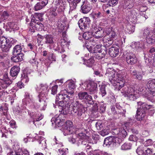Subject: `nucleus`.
Segmentation results:
<instances>
[{"label": "nucleus", "instance_id": "obj_61", "mask_svg": "<svg viewBox=\"0 0 155 155\" xmlns=\"http://www.w3.org/2000/svg\"><path fill=\"white\" fill-rule=\"evenodd\" d=\"M58 153L59 155H65L66 152L63 149H59L58 150Z\"/></svg>", "mask_w": 155, "mask_h": 155}, {"label": "nucleus", "instance_id": "obj_36", "mask_svg": "<svg viewBox=\"0 0 155 155\" xmlns=\"http://www.w3.org/2000/svg\"><path fill=\"white\" fill-rule=\"evenodd\" d=\"M8 106L5 104H3L0 107V110L3 111V114L4 115H7V113L8 110Z\"/></svg>", "mask_w": 155, "mask_h": 155}, {"label": "nucleus", "instance_id": "obj_51", "mask_svg": "<svg viewBox=\"0 0 155 155\" xmlns=\"http://www.w3.org/2000/svg\"><path fill=\"white\" fill-rule=\"evenodd\" d=\"M100 90L102 97L106 94V92L105 91V85H102L100 88Z\"/></svg>", "mask_w": 155, "mask_h": 155}, {"label": "nucleus", "instance_id": "obj_28", "mask_svg": "<svg viewBox=\"0 0 155 155\" xmlns=\"http://www.w3.org/2000/svg\"><path fill=\"white\" fill-rule=\"evenodd\" d=\"M24 55L22 54L17 55H13L11 58L12 61L15 62L20 61L23 60Z\"/></svg>", "mask_w": 155, "mask_h": 155}, {"label": "nucleus", "instance_id": "obj_39", "mask_svg": "<svg viewBox=\"0 0 155 155\" xmlns=\"http://www.w3.org/2000/svg\"><path fill=\"white\" fill-rule=\"evenodd\" d=\"M94 40L93 39H91L90 41H87L83 45V46L84 47H85L90 51V50L93 48H91L90 47H89V46L88 45V43L89 42L90 43L92 42L93 43H92V44H93V45H95V42H94Z\"/></svg>", "mask_w": 155, "mask_h": 155}, {"label": "nucleus", "instance_id": "obj_10", "mask_svg": "<svg viewBox=\"0 0 155 155\" xmlns=\"http://www.w3.org/2000/svg\"><path fill=\"white\" fill-rule=\"evenodd\" d=\"M40 86V88L42 89V91L38 95V97L39 98V101L40 102H42L43 101L45 102L46 99L48 98V86L46 84H41Z\"/></svg>", "mask_w": 155, "mask_h": 155}, {"label": "nucleus", "instance_id": "obj_3", "mask_svg": "<svg viewBox=\"0 0 155 155\" xmlns=\"http://www.w3.org/2000/svg\"><path fill=\"white\" fill-rule=\"evenodd\" d=\"M70 5V10L68 12L69 16L73 18L76 15V8L81 3H83L81 5V10L83 13L86 14L89 12L92 9L91 5L86 2V0H68Z\"/></svg>", "mask_w": 155, "mask_h": 155}, {"label": "nucleus", "instance_id": "obj_20", "mask_svg": "<svg viewBox=\"0 0 155 155\" xmlns=\"http://www.w3.org/2000/svg\"><path fill=\"white\" fill-rule=\"evenodd\" d=\"M12 83V81L8 78H5L4 80H1L0 81V89L6 88Z\"/></svg>", "mask_w": 155, "mask_h": 155}, {"label": "nucleus", "instance_id": "obj_1", "mask_svg": "<svg viewBox=\"0 0 155 155\" xmlns=\"http://www.w3.org/2000/svg\"><path fill=\"white\" fill-rule=\"evenodd\" d=\"M113 70L111 68L107 69L105 75L109 77L110 82L115 86L116 88L118 91H120L121 93L127 95L131 101H134L139 97V95L134 86L133 85H124V77L119 73L115 76Z\"/></svg>", "mask_w": 155, "mask_h": 155}, {"label": "nucleus", "instance_id": "obj_15", "mask_svg": "<svg viewBox=\"0 0 155 155\" xmlns=\"http://www.w3.org/2000/svg\"><path fill=\"white\" fill-rule=\"evenodd\" d=\"M62 115H64L63 114H61H61L58 116L53 117L51 120L52 124L53 125L54 124H55L56 126L58 127L62 126L64 120L61 119Z\"/></svg>", "mask_w": 155, "mask_h": 155}, {"label": "nucleus", "instance_id": "obj_47", "mask_svg": "<svg viewBox=\"0 0 155 155\" xmlns=\"http://www.w3.org/2000/svg\"><path fill=\"white\" fill-rule=\"evenodd\" d=\"M30 63L33 64V65L35 67H36V68L38 69V62L35 58H33L30 61Z\"/></svg>", "mask_w": 155, "mask_h": 155}, {"label": "nucleus", "instance_id": "obj_17", "mask_svg": "<svg viewBox=\"0 0 155 155\" xmlns=\"http://www.w3.org/2000/svg\"><path fill=\"white\" fill-rule=\"evenodd\" d=\"M68 84V90H65L66 92H67L68 95L72 96L73 95L74 93V89L75 87V84L73 81L72 80H69L67 81L65 84Z\"/></svg>", "mask_w": 155, "mask_h": 155}, {"label": "nucleus", "instance_id": "obj_58", "mask_svg": "<svg viewBox=\"0 0 155 155\" xmlns=\"http://www.w3.org/2000/svg\"><path fill=\"white\" fill-rule=\"evenodd\" d=\"M106 106L104 104H101L99 108L100 112L102 113H103L105 111Z\"/></svg>", "mask_w": 155, "mask_h": 155}, {"label": "nucleus", "instance_id": "obj_57", "mask_svg": "<svg viewBox=\"0 0 155 155\" xmlns=\"http://www.w3.org/2000/svg\"><path fill=\"white\" fill-rule=\"evenodd\" d=\"M109 35L110 36L109 37V38L110 39H112L113 40V39L114 38H115L117 37V35L116 34V33L113 31L110 33Z\"/></svg>", "mask_w": 155, "mask_h": 155}, {"label": "nucleus", "instance_id": "obj_63", "mask_svg": "<svg viewBox=\"0 0 155 155\" xmlns=\"http://www.w3.org/2000/svg\"><path fill=\"white\" fill-rule=\"evenodd\" d=\"M32 98L31 97V96H29L28 97H27V98H25V99H24L23 100V101H28L29 103H30L31 102H32Z\"/></svg>", "mask_w": 155, "mask_h": 155}, {"label": "nucleus", "instance_id": "obj_18", "mask_svg": "<svg viewBox=\"0 0 155 155\" xmlns=\"http://www.w3.org/2000/svg\"><path fill=\"white\" fill-rule=\"evenodd\" d=\"M112 132L114 135H118L120 137L122 136L124 138H125L127 135V133L125 129L123 128L114 129Z\"/></svg>", "mask_w": 155, "mask_h": 155}, {"label": "nucleus", "instance_id": "obj_11", "mask_svg": "<svg viewBox=\"0 0 155 155\" xmlns=\"http://www.w3.org/2000/svg\"><path fill=\"white\" fill-rule=\"evenodd\" d=\"M90 31L91 33L96 38H101L104 35V30L101 28H97L95 26H92Z\"/></svg>", "mask_w": 155, "mask_h": 155}, {"label": "nucleus", "instance_id": "obj_8", "mask_svg": "<svg viewBox=\"0 0 155 155\" xmlns=\"http://www.w3.org/2000/svg\"><path fill=\"white\" fill-rule=\"evenodd\" d=\"M143 35L146 38V42L149 44H152L155 42V28L154 32L147 29L144 30Z\"/></svg>", "mask_w": 155, "mask_h": 155}, {"label": "nucleus", "instance_id": "obj_59", "mask_svg": "<svg viewBox=\"0 0 155 155\" xmlns=\"http://www.w3.org/2000/svg\"><path fill=\"white\" fill-rule=\"evenodd\" d=\"M9 124L11 127L13 128H16L17 127L16 126V123L15 121H11Z\"/></svg>", "mask_w": 155, "mask_h": 155}, {"label": "nucleus", "instance_id": "obj_4", "mask_svg": "<svg viewBox=\"0 0 155 155\" xmlns=\"http://www.w3.org/2000/svg\"><path fill=\"white\" fill-rule=\"evenodd\" d=\"M138 108L136 113V117L138 120H142L146 115L145 110L153 108V106L148 104L141 101L137 102Z\"/></svg>", "mask_w": 155, "mask_h": 155}, {"label": "nucleus", "instance_id": "obj_5", "mask_svg": "<svg viewBox=\"0 0 155 155\" xmlns=\"http://www.w3.org/2000/svg\"><path fill=\"white\" fill-rule=\"evenodd\" d=\"M2 31L0 29V46L3 52H8L13 44L12 38L9 39L4 36H1L2 34Z\"/></svg>", "mask_w": 155, "mask_h": 155}, {"label": "nucleus", "instance_id": "obj_31", "mask_svg": "<svg viewBox=\"0 0 155 155\" xmlns=\"http://www.w3.org/2000/svg\"><path fill=\"white\" fill-rule=\"evenodd\" d=\"M33 118H34L33 123L36 126L35 122L38 121L42 119L43 118V115L41 114L37 113L33 116Z\"/></svg>", "mask_w": 155, "mask_h": 155}, {"label": "nucleus", "instance_id": "obj_41", "mask_svg": "<svg viewBox=\"0 0 155 155\" xmlns=\"http://www.w3.org/2000/svg\"><path fill=\"white\" fill-rule=\"evenodd\" d=\"M87 93L84 91L79 92L78 94V98L81 100H83Z\"/></svg>", "mask_w": 155, "mask_h": 155}, {"label": "nucleus", "instance_id": "obj_62", "mask_svg": "<svg viewBox=\"0 0 155 155\" xmlns=\"http://www.w3.org/2000/svg\"><path fill=\"white\" fill-rule=\"evenodd\" d=\"M149 132L147 130H144L143 131L142 134L145 136H147L149 135Z\"/></svg>", "mask_w": 155, "mask_h": 155}, {"label": "nucleus", "instance_id": "obj_37", "mask_svg": "<svg viewBox=\"0 0 155 155\" xmlns=\"http://www.w3.org/2000/svg\"><path fill=\"white\" fill-rule=\"evenodd\" d=\"M91 14L93 18L95 19L100 18L103 16L102 14L100 12H93Z\"/></svg>", "mask_w": 155, "mask_h": 155}, {"label": "nucleus", "instance_id": "obj_25", "mask_svg": "<svg viewBox=\"0 0 155 155\" xmlns=\"http://www.w3.org/2000/svg\"><path fill=\"white\" fill-rule=\"evenodd\" d=\"M119 52L118 49L116 47H111L109 49L108 53L112 57H116Z\"/></svg>", "mask_w": 155, "mask_h": 155}, {"label": "nucleus", "instance_id": "obj_48", "mask_svg": "<svg viewBox=\"0 0 155 155\" xmlns=\"http://www.w3.org/2000/svg\"><path fill=\"white\" fill-rule=\"evenodd\" d=\"M100 131V134L103 136H105L107 135L109 132V130L108 129H102Z\"/></svg>", "mask_w": 155, "mask_h": 155}, {"label": "nucleus", "instance_id": "obj_52", "mask_svg": "<svg viewBox=\"0 0 155 155\" xmlns=\"http://www.w3.org/2000/svg\"><path fill=\"white\" fill-rule=\"evenodd\" d=\"M89 32H85L83 35V37L86 40H88L91 38V36L89 34Z\"/></svg>", "mask_w": 155, "mask_h": 155}, {"label": "nucleus", "instance_id": "obj_19", "mask_svg": "<svg viewBox=\"0 0 155 155\" xmlns=\"http://www.w3.org/2000/svg\"><path fill=\"white\" fill-rule=\"evenodd\" d=\"M24 51L22 49V48L21 45H16L13 48L12 51L13 55H17L22 54L24 55Z\"/></svg>", "mask_w": 155, "mask_h": 155}, {"label": "nucleus", "instance_id": "obj_6", "mask_svg": "<svg viewBox=\"0 0 155 155\" xmlns=\"http://www.w3.org/2000/svg\"><path fill=\"white\" fill-rule=\"evenodd\" d=\"M100 47V45H96L94 48L90 50V53L94 54V56L98 59H100L104 57L107 52V49L106 48L99 49Z\"/></svg>", "mask_w": 155, "mask_h": 155}, {"label": "nucleus", "instance_id": "obj_42", "mask_svg": "<svg viewBox=\"0 0 155 155\" xmlns=\"http://www.w3.org/2000/svg\"><path fill=\"white\" fill-rule=\"evenodd\" d=\"M126 8L129 10L132 8L134 6L133 0H128V1L125 3Z\"/></svg>", "mask_w": 155, "mask_h": 155}, {"label": "nucleus", "instance_id": "obj_30", "mask_svg": "<svg viewBox=\"0 0 155 155\" xmlns=\"http://www.w3.org/2000/svg\"><path fill=\"white\" fill-rule=\"evenodd\" d=\"M103 41L104 43V48H107V47H108L110 46L113 43V40L112 39L110 38H109L107 37H105L103 40Z\"/></svg>", "mask_w": 155, "mask_h": 155}, {"label": "nucleus", "instance_id": "obj_32", "mask_svg": "<svg viewBox=\"0 0 155 155\" xmlns=\"http://www.w3.org/2000/svg\"><path fill=\"white\" fill-rule=\"evenodd\" d=\"M116 107L117 110V114H120L122 115L125 114L126 112L125 109H123L118 104H116Z\"/></svg>", "mask_w": 155, "mask_h": 155}, {"label": "nucleus", "instance_id": "obj_23", "mask_svg": "<svg viewBox=\"0 0 155 155\" xmlns=\"http://www.w3.org/2000/svg\"><path fill=\"white\" fill-rule=\"evenodd\" d=\"M144 97L152 102H155V92L149 91V93L144 96Z\"/></svg>", "mask_w": 155, "mask_h": 155}, {"label": "nucleus", "instance_id": "obj_24", "mask_svg": "<svg viewBox=\"0 0 155 155\" xmlns=\"http://www.w3.org/2000/svg\"><path fill=\"white\" fill-rule=\"evenodd\" d=\"M131 74L132 77L134 79L141 80L142 79L143 74L141 73L137 72L136 70L131 71Z\"/></svg>", "mask_w": 155, "mask_h": 155}, {"label": "nucleus", "instance_id": "obj_40", "mask_svg": "<svg viewBox=\"0 0 155 155\" xmlns=\"http://www.w3.org/2000/svg\"><path fill=\"white\" fill-rule=\"evenodd\" d=\"M104 125L101 121H98L95 124V126L97 129L98 130H101L104 129Z\"/></svg>", "mask_w": 155, "mask_h": 155}, {"label": "nucleus", "instance_id": "obj_29", "mask_svg": "<svg viewBox=\"0 0 155 155\" xmlns=\"http://www.w3.org/2000/svg\"><path fill=\"white\" fill-rule=\"evenodd\" d=\"M127 15L129 19H135L136 18L135 11L132 9H129L127 10Z\"/></svg>", "mask_w": 155, "mask_h": 155}, {"label": "nucleus", "instance_id": "obj_9", "mask_svg": "<svg viewBox=\"0 0 155 155\" xmlns=\"http://www.w3.org/2000/svg\"><path fill=\"white\" fill-rule=\"evenodd\" d=\"M63 127V132L64 135L73 134L76 131V129L73 126L72 122L70 120L66 121Z\"/></svg>", "mask_w": 155, "mask_h": 155}, {"label": "nucleus", "instance_id": "obj_46", "mask_svg": "<svg viewBox=\"0 0 155 155\" xmlns=\"http://www.w3.org/2000/svg\"><path fill=\"white\" fill-rule=\"evenodd\" d=\"M118 1V0H108V3L107 5H108L109 6L115 5L117 4Z\"/></svg>", "mask_w": 155, "mask_h": 155}, {"label": "nucleus", "instance_id": "obj_44", "mask_svg": "<svg viewBox=\"0 0 155 155\" xmlns=\"http://www.w3.org/2000/svg\"><path fill=\"white\" fill-rule=\"evenodd\" d=\"M145 148L143 147H139L136 150V152L139 155H143Z\"/></svg>", "mask_w": 155, "mask_h": 155}, {"label": "nucleus", "instance_id": "obj_33", "mask_svg": "<svg viewBox=\"0 0 155 155\" xmlns=\"http://www.w3.org/2000/svg\"><path fill=\"white\" fill-rule=\"evenodd\" d=\"M9 15L7 12L4 11L0 14V22L7 19Z\"/></svg>", "mask_w": 155, "mask_h": 155}, {"label": "nucleus", "instance_id": "obj_35", "mask_svg": "<svg viewBox=\"0 0 155 155\" xmlns=\"http://www.w3.org/2000/svg\"><path fill=\"white\" fill-rule=\"evenodd\" d=\"M94 60L93 58H92L88 60H86L84 62V64L87 66L91 67L93 65Z\"/></svg>", "mask_w": 155, "mask_h": 155}, {"label": "nucleus", "instance_id": "obj_7", "mask_svg": "<svg viewBox=\"0 0 155 155\" xmlns=\"http://www.w3.org/2000/svg\"><path fill=\"white\" fill-rule=\"evenodd\" d=\"M44 27V26L42 23L39 22L38 20L33 18L31 19L28 26V32L30 33H34L35 30L41 31L43 30Z\"/></svg>", "mask_w": 155, "mask_h": 155}, {"label": "nucleus", "instance_id": "obj_45", "mask_svg": "<svg viewBox=\"0 0 155 155\" xmlns=\"http://www.w3.org/2000/svg\"><path fill=\"white\" fill-rule=\"evenodd\" d=\"M150 85V87H153L155 88V79L149 80L147 82V86L148 88V86Z\"/></svg>", "mask_w": 155, "mask_h": 155}, {"label": "nucleus", "instance_id": "obj_12", "mask_svg": "<svg viewBox=\"0 0 155 155\" xmlns=\"http://www.w3.org/2000/svg\"><path fill=\"white\" fill-rule=\"evenodd\" d=\"M90 20L88 17H84L80 19L78 22V25L81 30L86 29L89 27Z\"/></svg>", "mask_w": 155, "mask_h": 155}, {"label": "nucleus", "instance_id": "obj_54", "mask_svg": "<svg viewBox=\"0 0 155 155\" xmlns=\"http://www.w3.org/2000/svg\"><path fill=\"white\" fill-rule=\"evenodd\" d=\"M144 46L143 43L141 41L137 42L136 43L135 47H137L138 48H143Z\"/></svg>", "mask_w": 155, "mask_h": 155}, {"label": "nucleus", "instance_id": "obj_55", "mask_svg": "<svg viewBox=\"0 0 155 155\" xmlns=\"http://www.w3.org/2000/svg\"><path fill=\"white\" fill-rule=\"evenodd\" d=\"M48 59L52 61H56L55 56L52 53L49 54Z\"/></svg>", "mask_w": 155, "mask_h": 155}, {"label": "nucleus", "instance_id": "obj_21", "mask_svg": "<svg viewBox=\"0 0 155 155\" xmlns=\"http://www.w3.org/2000/svg\"><path fill=\"white\" fill-rule=\"evenodd\" d=\"M48 0H43L41 2L37 3L34 6L35 11L39 10L44 8L48 3Z\"/></svg>", "mask_w": 155, "mask_h": 155}, {"label": "nucleus", "instance_id": "obj_50", "mask_svg": "<svg viewBox=\"0 0 155 155\" xmlns=\"http://www.w3.org/2000/svg\"><path fill=\"white\" fill-rule=\"evenodd\" d=\"M125 138L122 137H120L119 136L118 137H115V143H118L119 144L120 143L124 140V139Z\"/></svg>", "mask_w": 155, "mask_h": 155}, {"label": "nucleus", "instance_id": "obj_27", "mask_svg": "<svg viewBox=\"0 0 155 155\" xmlns=\"http://www.w3.org/2000/svg\"><path fill=\"white\" fill-rule=\"evenodd\" d=\"M45 43L47 44H52L54 43L53 36L50 34H47L44 36Z\"/></svg>", "mask_w": 155, "mask_h": 155}, {"label": "nucleus", "instance_id": "obj_16", "mask_svg": "<svg viewBox=\"0 0 155 155\" xmlns=\"http://www.w3.org/2000/svg\"><path fill=\"white\" fill-rule=\"evenodd\" d=\"M115 137L110 136L106 138L104 141L103 146L104 147H109L113 146L115 144Z\"/></svg>", "mask_w": 155, "mask_h": 155}, {"label": "nucleus", "instance_id": "obj_26", "mask_svg": "<svg viewBox=\"0 0 155 155\" xmlns=\"http://www.w3.org/2000/svg\"><path fill=\"white\" fill-rule=\"evenodd\" d=\"M64 0H58V2H56V7L57 8H60L61 11H63L65 9V8L66 6V2H64Z\"/></svg>", "mask_w": 155, "mask_h": 155}, {"label": "nucleus", "instance_id": "obj_56", "mask_svg": "<svg viewBox=\"0 0 155 155\" xmlns=\"http://www.w3.org/2000/svg\"><path fill=\"white\" fill-rule=\"evenodd\" d=\"M111 110L112 113L115 115L117 114V110L116 106H111Z\"/></svg>", "mask_w": 155, "mask_h": 155}, {"label": "nucleus", "instance_id": "obj_64", "mask_svg": "<svg viewBox=\"0 0 155 155\" xmlns=\"http://www.w3.org/2000/svg\"><path fill=\"white\" fill-rule=\"evenodd\" d=\"M17 86L18 87L20 88H21L23 87H24V84L22 82H18L17 84Z\"/></svg>", "mask_w": 155, "mask_h": 155}, {"label": "nucleus", "instance_id": "obj_53", "mask_svg": "<svg viewBox=\"0 0 155 155\" xmlns=\"http://www.w3.org/2000/svg\"><path fill=\"white\" fill-rule=\"evenodd\" d=\"M58 86L57 85H54L52 87L51 94L53 95H54L57 93Z\"/></svg>", "mask_w": 155, "mask_h": 155}, {"label": "nucleus", "instance_id": "obj_43", "mask_svg": "<svg viewBox=\"0 0 155 155\" xmlns=\"http://www.w3.org/2000/svg\"><path fill=\"white\" fill-rule=\"evenodd\" d=\"M81 129L82 130V132L78 134V137L79 139H84L86 137V134L85 133H84V132H85L86 130L85 129L83 128Z\"/></svg>", "mask_w": 155, "mask_h": 155}, {"label": "nucleus", "instance_id": "obj_49", "mask_svg": "<svg viewBox=\"0 0 155 155\" xmlns=\"http://www.w3.org/2000/svg\"><path fill=\"white\" fill-rule=\"evenodd\" d=\"M85 102L86 104H93L94 102L93 99L92 98L91 96L90 95V97H88L87 98L86 100H85Z\"/></svg>", "mask_w": 155, "mask_h": 155}, {"label": "nucleus", "instance_id": "obj_14", "mask_svg": "<svg viewBox=\"0 0 155 155\" xmlns=\"http://www.w3.org/2000/svg\"><path fill=\"white\" fill-rule=\"evenodd\" d=\"M126 61L129 64H134L137 62V58L134 54L129 52L126 54Z\"/></svg>", "mask_w": 155, "mask_h": 155}, {"label": "nucleus", "instance_id": "obj_22", "mask_svg": "<svg viewBox=\"0 0 155 155\" xmlns=\"http://www.w3.org/2000/svg\"><path fill=\"white\" fill-rule=\"evenodd\" d=\"M20 70V68L18 66H15L12 67L10 70V74L12 77L17 76Z\"/></svg>", "mask_w": 155, "mask_h": 155}, {"label": "nucleus", "instance_id": "obj_60", "mask_svg": "<svg viewBox=\"0 0 155 155\" xmlns=\"http://www.w3.org/2000/svg\"><path fill=\"white\" fill-rule=\"evenodd\" d=\"M38 137L39 138L38 139H39L38 141L39 144L42 143L43 144V143H45V140H44L43 137L41 136H38Z\"/></svg>", "mask_w": 155, "mask_h": 155}, {"label": "nucleus", "instance_id": "obj_2", "mask_svg": "<svg viewBox=\"0 0 155 155\" xmlns=\"http://www.w3.org/2000/svg\"><path fill=\"white\" fill-rule=\"evenodd\" d=\"M71 98V96L68 94H59L57 96L56 102L62 107L61 114L67 115L69 113L74 116H81L84 110V107L78 101L69 105L67 102Z\"/></svg>", "mask_w": 155, "mask_h": 155}, {"label": "nucleus", "instance_id": "obj_13", "mask_svg": "<svg viewBox=\"0 0 155 155\" xmlns=\"http://www.w3.org/2000/svg\"><path fill=\"white\" fill-rule=\"evenodd\" d=\"M87 90L91 95L97 93V84L94 81H89L87 85Z\"/></svg>", "mask_w": 155, "mask_h": 155}, {"label": "nucleus", "instance_id": "obj_34", "mask_svg": "<svg viewBox=\"0 0 155 155\" xmlns=\"http://www.w3.org/2000/svg\"><path fill=\"white\" fill-rule=\"evenodd\" d=\"M132 147V144L129 142H126L124 143L121 146L122 150H126L131 149Z\"/></svg>", "mask_w": 155, "mask_h": 155}, {"label": "nucleus", "instance_id": "obj_38", "mask_svg": "<svg viewBox=\"0 0 155 155\" xmlns=\"http://www.w3.org/2000/svg\"><path fill=\"white\" fill-rule=\"evenodd\" d=\"M143 155H155V153H153L152 149L146 148L145 150Z\"/></svg>", "mask_w": 155, "mask_h": 155}]
</instances>
